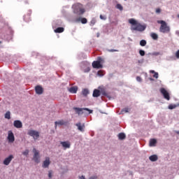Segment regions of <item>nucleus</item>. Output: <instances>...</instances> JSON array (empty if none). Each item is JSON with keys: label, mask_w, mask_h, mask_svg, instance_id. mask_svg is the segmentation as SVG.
Masks as SVG:
<instances>
[{"label": "nucleus", "mask_w": 179, "mask_h": 179, "mask_svg": "<svg viewBox=\"0 0 179 179\" xmlns=\"http://www.w3.org/2000/svg\"><path fill=\"white\" fill-rule=\"evenodd\" d=\"M150 72V73H156L154 70H151Z\"/></svg>", "instance_id": "46"}, {"label": "nucleus", "mask_w": 179, "mask_h": 179, "mask_svg": "<svg viewBox=\"0 0 179 179\" xmlns=\"http://www.w3.org/2000/svg\"><path fill=\"white\" fill-rule=\"evenodd\" d=\"M153 78H155V79H157L159 78V73L155 72L153 75Z\"/></svg>", "instance_id": "35"}, {"label": "nucleus", "mask_w": 179, "mask_h": 179, "mask_svg": "<svg viewBox=\"0 0 179 179\" xmlns=\"http://www.w3.org/2000/svg\"><path fill=\"white\" fill-rule=\"evenodd\" d=\"M168 108L169 110H174V108H177V104H170L169 106H168Z\"/></svg>", "instance_id": "27"}, {"label": "nucleus", "mask_w": 179, "mask_h": 179, "mask_svg": "<svg viewBox=\"0 0 179 179\" xmlns=\"http://www.w3.org/2000/svg\"><path fill=\"white\" fill-rule=\"evenodd\" d=\"M76 127H78V131L83 132V131L85 129V124H82V123L78 122V123L76 124Z\"/></svg>", "instance_id": "15"}, {"label": "nucleus", "mask_w": 179, "mask_h": 179, "mask_svg": "<svg viewBox=\"0 0 179 179\" xmlns=\"http://www.w3.org/2000/svg\"><path fill=\"white\" fill-rule=\"evenodd\" d=\"M76 22H81V23L83 24H86V23H87V19H86V18H78L77 20H76Z\"/></svg>", "instance_id": "19"}, {"label": "nucleus", "mask_w": 179, "mask_h": 179, "mask_svg": "<svg viewBox=\"0 0 179 179\" xmlns=\"http://www.w3.org/2000/svg\"><path fill=\"white\" fill-rule=\"evenodd\" d=\"M100 94H101V92H100V90L95 89L93 92L92 96L93 97H99L100 96Z\"/></svg>", "instance_id": "16"}, {"label": "nucleus", "mask_w": 179, "mask_h": 179, "mask_svg": "<svg viewBox=\"0 0 179 179\" xmlns=\"http://www.w3.org/2000/svg\"><path fill=\"white\" fill-rule=\"evenodd\" d=\"M28 135H29V136H32L34 141H36L38 138H40V133L36 130H29L28 131Z\"/></svg>", "instance_id": "5"}, {"label": "nucleus", "mask_w": 179, "mask_h": 179, "mask_svg": "<svg viewBox=\"0 0 179 179\" xmlns=\"http://www.w3.org/2000/svg\"><path fill=\"white\" fill-rule=\"evenodd\" d=\"M161 12H162V10H160V8L156 9V13H160Z\"/></svg>", "instance_id": "39"}, {"label": "nucleus", "mask_w": 179, "mask_h": 179, "mask_svg": "<svg viewBox=\"0 0 179 179\" xmlns=\"http://www.w3.org/2000/svg\"><path fill=\"white\" fill-rule=\"evenodd\" d=\"M24 20L25 22H30L31 19H30V13L26 14L24 16Z\"/></svg>", "instance_id": "24"}, {"label": "nucleus", "mask_w": 179, "mask_h": 179, "mask_svg": "<svg viewBox=\"0 0 179 179\" xmlns=\"http://www.w3.org/2000/svg\"><path fill=\"white\" fill-rule=\"evenodd\" d=\"M176 34H178V36H179V31H177Z\"/></svg>", "instance_id": "47"}, {"label": "nucleus", "mask_w": 179, "mask_h": 179, "mask_svg": "<svg viewBox=\"0 0 179 179\" xmlns=\"http://www.w3.org/2000/svg\"><path fill=\"white\" fill-rule=\"evenodd\" d=\"M156 143H157V141L155 138H152L150 141V146H156Z\"/></svg>", "instance_id": "20"}, {"label": "nucleus", "mask_w": 179, "mask_h": 179, "mask_svg": "<svg viewBox=\"0 0 179 179\" xmlns=\"http://www.w3.org/2000/svg\"><path fill=\"white\" fill-rule=\"evenodd\" d=\"M117 9H119V10H123L124 8L121 4H117L116 6Z\"/></svg>", "instance_id": "31"}, {"label": "nucleus", "mask_w": 179, "mask_h": 179, "mask_svg": "<svg viewBox=\"0 0 179 179\" xmlns=\"http://www.w3.org/2000/svg\"><path fill=\"white\" fill-rule=\"evenodd\" d=\"M82 94L84 96V97H87V94H89V90L87 89H83L82 91Z\"/></svg>", "instance_id": "23"}, {"label": "nucleus", "mask_w": 179, "mask_h": 179, "mask_svg": "<svg viewBox=\"0 0 179 179\" xmlns=\"http://www.w3.org/2000/svg\"><path fill=\"white\" fill-rule=\"evenodd\" d=\"M124 1H127V0H124Z\"/></svg>", "instance_id": "50"}, {"label": "nucleus", "mask_w": 179, "mask_h": 179, "mask_svg": "<svg viewBox=\"0 0 179 179\" xmlns=\"http://www.w3.org/2000/svg\"><path fill=\"white\" fill-rule=\"evenodd\" d=\"M60 144L65 149H69V148H71V143L69 141H62Z\"/></svg>", "instance_id": "13"}, {"label": "nucleus", "mask_w": 179, "mask_h": 179, "mask_svg": "<svg viewBox=\"0 0 179 179\" xmlns=\"http://www.w3.org/2000/svg\"><path fill=\"white\" fill-rule=\"evenodd\" d=\"M35 92H36V94H43L44 90L42 88L41 86L37 85L35 87Z\"/></svg>", "instance_id": "11"}, {"label": "nucleus", "mask_w": 179, "mask_h": 179, "mask_svg": "<svg viewBox=\"0 0 179 179\" xmlns=\"http://www.w3.org/2000/svg\"><path fill=\"white\" fill-rule=\"evenodd\" d=\"M50 163L51 162H50V157H47L45 158V160L43 163L42 167H43V169H47V167L50 166Z\"/></svg>", "instance_id": "12"}, {"label": "nucleus", "mask_w": 179, "mask_h": 179, "mask_svg": "<svg viewBox=\"0 0 179 179\" xmlns=\"http://www.w3.org/2000/svg\"><path fill=\"white\" fill-rule=\"evenodd\" d=\"M48 177H49V178H52V173L51 172H49Z\"/></svg>", "instance_id": "41"}, {"label": "nucleus", "mask_w": 179, "mask_h": 179, "mask_svg": "<svg viewBox=\"0 0 179 179\" xmlns=\"http://www.w3.org/2000/svg\"><path fill=\"white\" fill-rule=\"evenodd\" d=\"M153 55H160V53L159 52H154Z\"/></svg>", "instance_id": "44"}, {"label": "nucleus", "mask_w": 179, "mask_h": 179, "mask_svg": "<svg viewBox=\"0 0 179 179\" xmlns=\"http://www.w3.org/2000/svg\"><path fill=\"white\" fill-rule=\"evenodd\" d=\"M147 42L145 40H141L140 41V45H141V47H145V45H146Z\"/></svg>", "instance_id": "30"}, {"label": "nucleus", "mask_w": 179, "mask_h": 179, "mask_svg": "<svg viewBox=\"0 0 179 179\" xmlns=\"http://www.w3.org/2000/svg\"><path fill=\"white\" fill-rule=\"evenodd\" d=\"M178 19H179V15H178Z\"/></svg>", "instance_id": "49"}, {"label": "nucleus", "mask_w": 179, "mask_h": 179, "mask_svg": "<svg viewBox=\"0 0 179 179\" xmlns=\"http://www.w3.org/2000/svg\"><path fill=\"white\" fill-rule=\"evenodd\" d=\"M73 12H74V13H76V15H78L79 16H80L86 12V10H85V8H83L82 4L78 3L74 6Z\"/></svg>", "instance_id": "4"}, {"label": "nucleus", "mask_w": 179, "mask_h": 179, "mask_svg": "<svg viewBox=\"0 0 179 179\" xmlns=\"http://www.w3.org/2000/svg\"><path fill=\"white\" fill-rule=\"evenodd\" d=\"M139 54H140V55H141V57H145V50H139Z\"/></svg>", "instance_id": "32"}, {"label": "nucleus", "mask_w": 179, "mask_h": 179, "mask_svg": "<svg viewBox=\"0 0 179 179\" xmlns=\"http://www.w3.org/2000/svg\"><path fill=\"white\" fill-rule=\"evenodd\" d=\"M149 159L150 160V162H157L159 157L157 155H153L149 157Z\"/></svg>", "instance_id": "18"}, {"label": "nucleus", "mask_w": 179, "mask_h": 179, "mask_svg": "<svg viewBox=\"0 0 179 179\" xmlns=\"http://www.w3.org/2000/svg\"><path fill=\"white\" fill-rule=\"evenodd\" d=\"M79 179H86L84 176H79Z\"/></svg>", "instance_id": "45"}, {"label": "nucleus", "mask_w": 179, "mask_h": 179, "mask_svg": "<svg viewBox=\"0 0 179 179\" xmlns=\"http://www.w3.org/2000/svg\"><path fill=\"white\" fill-rule=\"evenodd\" d=\"M13 125L15 128H22V127H23V124L20 120L14 121Z\"/></svg>", "instance_id": "14"}, {"label": "nucleus", "mask_w": 179, "mask_h": 179, "mask_svg": "<svg viewBox=\"0 0 179 179\" xmlns=\"http://www.w3.org/2000/svg\"><path fill=\"white\" fill-rule=\"evenodd\" d=\"M55 128H57V125H66V124H68V122H66L64 120H59L57 122H55Z\"/></svg>", "instance_id": "17"}, {"label": "nucleus", "mask_w": 179, "mask_h": 179, "mask_svg": "<svg viewBox=\"0 0 179 179\" xmlns=\"http://www.w3.org/2000/svg\"><path fill=\"white\" fill-rule=\"evenodd\" d=\"M129 23L131 24V30H132L133 31H144V30L146 29L145 25H142L141 23L138 22V21L134 18L129 19Z\"/></svg>", "instance_id": "1"}, {"label": "nucleus", "mask_w": 179, "mask_h": 179, "mask_svg": "<svg viewBox=\"0 0 179 179\" xmlns=\"http://www.w3.org/2000/svg\"><path fill=\"white\" fill-rule=\"evenodd\" d=\"M97 75L99 76H103L104 74H103V71L100 70L97 72Z\"/></svg>", "instance_id": "34"}, {"label": "nucleus", "mask_w": 179, "mask_h": 179, "mask_svg": "<svg viewBox=\"0 0 179 179\" xmlns=\"http://www.w3.org/2000/svg\"><path fill=\"white\" fill-rule=\"evenodd\" d=\"M103 64H104V59L101 57H98L97 60L92 62V67L94 69H101L103 68Z\"/></svg>", "instance_id": "3"}, {"label": "nucleus", "mask_w": 179, "mask_h": 179, "mask_svg": "<svg viewBox=\"0 0 179 179\" xmlns=\"http://www.w3.org/2000/svg\"><path fill=\"white\" fill-rule=\"evenodd\" d=\"M108 51H109V52H118V50L112 49V50H109Z\"/></svg>", "instance_id": "38"}, {"label": "nucleus", "mask_w": 179, "mask_h": 179, "mask_svg": "<svg viewBox=\"0 0 179 179\" xmlns=\"http://www.w3.org/2000/svg\"><path fill=\"white\" fill-rule=\"evenodd\" d=\"M136 80H137V82H142V78H141L140 76H137Z\"/></svg>", "instance_id": "37"}, {"label": "nucleus", "mask_w": 179, "mask_h": 179, "mask_svg": "<svg viewBox=\"0 0 179 179\" xmlns=\"http://www.w3.org/2000/svg\"><path fill=\"white\" fill-rule=\"evenodd\" d=\"M160 92L164 96V98L166 100H168V101L170 100V94L169 93V92H167V90H166V89L161 88Z\"/></svg>", "instance_id": "8"}, {"label": "nucleus", "mask_w": 179, "mask_h": 179, "mask_svg": "<svg viewBox=\"0 0 179 179\" xmlns=\"http://www.w3.org/2000/svg\"><path fill=\"white\" fill-rule=\"evenodd\" d=\"M22 155H23L24 156H28V155H29V150H26L25 151H24V152H22Z\"/></svg>", "instance_id": "33"}, {"label": "nucleus", "mask_w": 179, "mask_h": 179, "mask_svg": "<svg viewBox=\"0 0 179 179\" xmlns=\"http://www.w3.org/2000/svg\"><path fill=\"white\" fill-rule=\"evenodd\" d=\"M73 110H75L76 113L78 115L83 110L88 111L89 114H92L93 113V110H90L87 108H73Z\"/></svg>", "instance_id": "7"}, {"label": "nucleus", "mask_w": 179, "mask_h": 179, "mask_svg": "<svg viewBox=\"0 0 179 179\" xmlns=\"http://www.w3.org/2000/svg\"><path fill=\"white\" fill-rule=\"evenodd\" d=\"M64 27H58L56 29H55V33H64Z\"/></svg>", "instance_id": "25"}, {"label": "nucleus", "mask_w": 179, "mask_h": 179, "mask_svg": "<svg viewBox=\"0 0 179 179\" xmlns=\"http://www.w3.org/2000/svg\"><path fill=\"white\" fill-rule=\"evenodd\" d=\"M5 118H6V120H10V111H7L4 115Z\"/></svg>", "instance_id": "28"}, {"label": "nucleus", "mask_w": 179, "mask_h": 179, "mask_svg": "<svg viewBox=\"0 0 179 179\" xmlns=\"http://www.w3.org/2000/svg\"><path fill=\"white\" fill-rule=\"evenodd\" d=\"M8 142H11V143L15 142V135H13V132H12V131H8Z\"/></svg>", "instance_id": "10"}, {"label": "nucleus", "mask_w": 179, "mask_h": 179, "mask_svg": "<svg viewBox=\"0 0 179 179\" xmlns=\"http://www.w3.org/2000/svg\"><path fill=\"white\" fill-rule=\"evenodd\" d=\"M150 37H152L153 40H157V38H159V35H157L156 33H151Z\"/></svg>", "instance_id": "26"}, {"label": "nucleus", "mask_w": 179, "mask_h": 179, "mask_svg": "<svg viewBox=\"0 0 179 179\" xmlns=\"http://www.w3.org/2000/svg\"><path fill=\"white\" fill-rule=\"evenodd\" d=\"M157 23L161 24L159 27L160 33H170V27L167 25V22H166L164 20H157Z\"/></svg>", "instance_id": "2"}, {"label": "nucleus", "mask_w": 179, "mask_h": 179, "mask_svg": "<svg viewBox=\"0 0 179 179\" xmlns=\"http://www.w3.org/2000/svg\"><path fill=\"white\" fill-rule=\"evenodd\" d=\"M176 58H179V50L176 53Z\"/></svg>", "instance_id": "40"}, {"label": "nucleus", "mask_w": 179, "mask_h": 179, "mask_svg": "<svg viewBox=\"0 0 179 179\" xmlns=\"http://www.w3.org/2000/svg\"><path fill=\"white\" fill-rule=\"evenodd\" d=\"M33 153H34V157H33V160L35 162V163H40V152H38V150H36V148H33Z\"/></svg>", "instance_id": "6"}, {"label": "nucleus", "mask_w": 179, "mask_h": 179, "mask_svg": "<svg viewBox=\"0 0 179 179\" xmlns=\"http://www.w3.org/2000/svg\"><path fill=\"white\" fill-rule=\"evenodd\" d=\"M96 178H97V176H91V177H90V178H89V179H96Z\"/></svg>", "instance_id": "42"}, {"label": "nucleus", "mask_w": 179, "mask_h": 179, "mask_svg": "<svg viewBox=\"0 0 179 179\" xmlns=\"http://www.w3.org/2000/svg\"><path fill=\"white\" fill-rule=\"evenodd\" d=\"M125 138H127V136H125V134L120 133V134H118V138L120 141H124V139H125Z\"/></svg>", "instance_id": "21"}, {"label": "nucleus", "mask_w": 179, "mask_h": 179, "mask_svg": "<svg viewBox=\"0 0 179 179\" xmlns=\"http://www.w3.org/2000/svg\"><path fill=\"white\" fill-rule=\"evenodd\" d=\"M70 93H76L78 92V87H71L69 89Z\"/></svg>", "instance_id": "22"}, {"label": "nucleus", "mask_w": 179, "mask_h": 179, "mask_svg": "<svg viewBox=\"0 0 179 179\" xmlns=\"http://www.w3.org/2000/svg\"><path fill=\"white\" fill-rule=\"evenodd\" d=\"M101 94H103V96H107V92H106L105 91H103L101 92Z\"/></svg>", "instance_id": "43"}, {"label": "nucleus", "mask_w": 179, "mask_h": 179, "mask_svg": "<svg viewBox=\"0 0 179 179\" xmlns=\"http://www.w3.org/2000/svg\"><path fill=\"white\" fill-rule=\"evenodd\" d=\"M177 107H179V103L176 104Z\"/></svg>", "instance_id": "48"}, {"label": "nucleus", "mask_w": 179, "mask_h": 179, "mask_svg": "<svg viewBox=\"0 0 179 179\" xmlns=\"http://www.w3.org/2000/svg\"><path fill=\"white\" fill-rule=\"evenodd\" d=\"M13 155H9L8 157H6L4 160H3V164L5 166H9V164H10V162H12V160H13Z\"/></svg>", "instance_id": "9"}, {"label": "nucleus", "mask_w": 179, "mask_h": 179, "mask_svg": "<svg viewBox=\"0 0 179 179\" xmlns=\"http://www.w3.org/2000/svg\"><path fill=\"white\" fill-rule=\"evenodd\" d=\"M100 19H101V20H106L107 19V17L101 15H100Z\"/></svg>", "instance_id": "36"}, {"label": "nucleus", "mask_w": 179, "mask_h": 179, "mask_svg": "<svg viewBox=\"0 0 179 179\" xmlns=\"http://www.w3.org/2000/svg\"><path fill=\"white\" fill-rule=\"evenodd\" d=\"M129 109L128 108H124L120 111V114H125V113H129Z\"/></svg>", "instance_id": "29"}]
</instances>
